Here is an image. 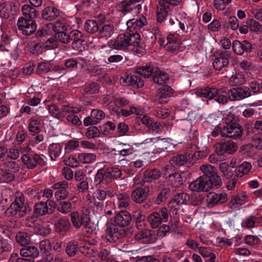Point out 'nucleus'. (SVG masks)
<instances>
[{
	"label": "nucleus",
	"instance_id": "20",
	"mask_svg": "<svg viewBox=\"0 0 262 262\" xmlns=\"http://www.w3.org/2000/svg\"><path fill=\"white\" fill-rule=\"evenodd\" d=\"M173 94V90L168 85H164L159 89L158 93L155 97L156 104L166 103L168 101V98Z\"/></svg>",
	"mask_w": 262,
	"mask_h": 262
},
{
	"label": "nucleus",
	"instance_id": "28",
	"mask_svg": "<svg viewBox=\"0 0 262 262\" xmlns=\"http://www.w3.org/2000/svg\"><path fill=\"white\" fill-rule=\"evenodd\" d=\"M79 251L83 255L89 258L96 256L98 253V250L96 246L94 244L90 243L86 244L84 246H79Z\"/></svg>",
	"mask_w": 262,
	"mask_h": 262
},
{
	"label": "nucleus",
	"instance_id": "37",
	"mask_svg": "<svg viewBox=\"0 0 262 262\" xmlns=\"http://www.w3.org/2000/svg\"><path fill=\"white\" fill-rule=\"evenodd\" d=\"M189 199V195L187 194L181 192L174 195L173 199L170 201L171 204L180 206L187 202Z\"/></svg>",
	"mask_w": 262,
	"mask_h": 262
},
{
	"label": "nucleus",
	"instance_id": "32",
	"mask_svg": "<svg viewBox=\"0 0 262 262\" xmlns=\"http://www.w3.org/2000/svg\"><path fill=\"white\" fill-rule=\"evenodd\" d=\"M146 18L142 16L139 18H133L128 20L126 23L127 28H133L136 30V32L137 33V30L141 29L143 26L146 24Z\"/></svg>",
	"mask_w": 262,
	"mask_h": 262
},
{
	"label": "nucleus",
	"instance_id": "12",
	"mask_svg": "<svg viewBox=\"0 0 262 262\" xmlns=\"http://www.w3.org/2000/svg\"><path fill=\"white\" fill-rule=\"evenodd\" d=\"M206 179L204 177H200L190 183L189 185V189L193 191L198 192L208 191L212 188L214 184Z\"/></svg>",
	"mask_w": 262,
	"mask_h": 262
},
{
	"label": "nucleus",
	"instance_id": "46",
	"mask_svg": "<svg viewBox=\"0 0 262 262\" xmlns=\"http://www.w3.org/2000/svg\"><path fill=\"white\" fill-rule=\"evenodd\" d=\"M170 189L169 187H164L158 193L154 202L156 204H160L165 201L169 196Z\"/></svg>",
	"mask_w": 262,
	"mask_h": 262
},
{
	"label": "nucleus",
	"instance_id": "53",
	"mask_svg": "<svg viewBox=\"0 0 262 262\" xmlns=\"http://www.w3.org/2000/svg\"><path fill=\"white\" fill-rule=\"evenodd\" d=\"M80 61H82V67H85L86 65L85 59L82 57H78L76 59L69 58L66 60L64 65L67 68H75L77 66V64Z\"/></svg>",
	"mask_w": 262,
	"mask_h": 262
},
{
	"label": "nucleus",
	"instance_id": "48",
	"mask_svg": "<svg viewBox=\"0 0 262 262\" xmlns=\"http://www.w3.org/2000/svg\"><path fill=\"white\" fill-rule=\"evenodd\" d=\"M84 27L87 32L91 34L96 32L98 33L99 29L96 21L94 20H86L84 24Z\"/></svg>",
	"mask_w": 262,
	"mask_h": 262
},
{
	"label": "nucleus",
	"instance_id": "60",
	"mask_svg": "<svg viewBox=\"0 0 262 262\" xmlns=\"http://www.w3.org/2000/svg\"><path fill=\"white\" fill-rule=\"evenodd\" d=\"M212 89L208 86L201 88L198 89L195 93L197 96L200 97L207 98L209 100Z\"/></svg>",
	"mask_w": 262,
	"mask_h": 262
},
{
	"label": "nucleus",
	"instance_id": "1",
	"mask_svg": "<svg viewBox=\"0 0 262 262\" xmlns=\"http://www.w3.org/2000/svg\"><path fill=\"white\" fill-rule=\"evenodd\" d=\"M132 215L126 210L118 212L114 217V223H108L105 230L106 238L111 243H116L125 237L128 230L124 228L132 222Z\"/></svg>",
	"mask_w": 262,
	"mask_h": 262
},
{
	"label": "nucleus",
	"instance_id": "15",
	"mask_svg": "<svg viewBox=\"0 0 262 262\" xmlns=\"http://www.w3.org/2000/svg\"><path fill=\"white\" fill-rule=\"evenodd\" d=\"M170 163L174 164L178 166H185L190 167L194 164V160L191 157V155L188 153L179 154L173 156L169 161Z\"/></svg>",
	"mask_w": 262,
	"mask_h": 262
},
{
	"label": "nucleus",
	"instance_id": "30",
	"mask_svg": "<svg viewBox=\"0 0 262 262\" xmlns=\"http://www.w3.org/2000/svg\"><path fill=\"white\" fill-rule=\"evenodd\" d=\"M23 17L25 19L34 20L38 15V11L29 5H25L21 8Z\"/></svg>",
	"mask_w": 262,
	"mask_h": 262
},
{
	"label": "nucleus",
	"instance_id": "23",
	"mask_svg": "<svg viewBox=\"0 0 262 262\" xmlns=\"http://www.w3.org/2000/svg\"><path fill=\"white\" fill-rule=\"evenodd\" d=\"M157 67H155L153 63H148L144 66L137 68L135 71L136 73L145 78H149L157 72Z\"/></svg>",
	"mask_w": 262,
	"mask_h": 262
},
{
	"label": "nucleus",
	"instance_id": "44",
	"mask_svg": "<svg viewBox=\"0 0 262 262\" xmlns=\"http://www.w3.org/2000/svg\"><path fill=\"white\" fill-rule=\"evenodd\" d=\"M15 238L17 243L21 246L28 245L31 242L30 236L25 232H18L16 235Z\"/></svg>",
	"mask_w": 262,
	"mask_h": 262
},
{
	"label": "nucleus",
	"instance_id": "9",
	"mask_svg": "<svg viewBox=\"0 0 262 262\" xmlns=\"http://www.w3.org/2000/svg\"><path fill=\"white\" fill-rule=\"evenodd\" d=\"M18 29L21 31L23 35L29 36L34 33L37 25L34 20L25 19L23 17L18 18L17 23Z\"/></svg>",
	"mask_w": 262,
	"mask_h": 262
},
{
	"label": "nucleus",
	"instance_id": "35",
	"mask_svg": "<svg viewBox=\"0 0 262 262\" xmlns=\"http://www.w3.org/2000/svg\"><path fill=\"white\" fill-rule=\"evenodd\" d=\"M209 100L213 99L219 104H225L228 102V98L221 91L216 89H212Z\"/></svg>",
	"mask_w": 262,
	"mask_h": 262
},
{
	"label": "nucleus",
	"instance_id": "34",
	"mask_svg": "<svg viewBox=\"0 0 262 262\" xmlns=\"http://www.w3.org/2000/svg\"><path fill=\"white\" fill-rule=\"evenodd\" d=\"M173 164L170 163L165 166L163 169V175L166 178H170L173 177L177 179H180L181 177L179 173L177 168L173 165Z\"/></svg>",
	"mask_w": 262,
	"mask_h": 262
},
{
	"label": "nucleus",
	"instance_id": "26",
	"mask_svg": "<svg viewBox=\"0 0 262 262\" xmlns=\"http://www.w3.org/2000/svg\"><path fill=\"white\" fill-rule=\"evenodd\" d=\"M115 29L114 25L112 24H105L99 28L98 37L99 38H105L107 39L115 33Z\"/></svg>",
	"mask_w": 262,
	"mask_h": 262
},
{
	"label": "nucleus",
	"instance_id": "59",
	"mask_svg": "<svg viewBox=\"0 0 262 262\" xmlns=\"http://www.w3.org/2000/svg\"><path fill=\"white\" fill-rule=\"evenodd\" d=\"M91 115L97 124L104 119L105 116V113L102 110L98 109L93 110L91 111Z\"/></svg>",
	"mask_w": 262,
	"mask_h": 262
},
{
	"label": "nucleus",
	"instance_id": "50",
	"mask_svg": "<svg viewBox=\"0 0 262 262\" xmlns=\"http://www.w3.org/2000/svg\"><path fill=\"white\" fill-rule=\"evenodd\" d=\"M105 170V177L108 179H117L120 178L122 174V171L117 167H109Z\"/></svg>",
	"mask_w": 262,
	"mask_h": 262
},
{
	"label": "nucleus",
	"instance_id": "29",
	"mask_svg": "<svg viewBox=\"0 0 262 262\" xmlns=\"http://www.w3.org/2000/svg\"><path fill=\"white\" fill-rule=\"evenodd\" d=\"M219 168L223 177L227 180L231 179L235 175L234 165L230 167L226 162H223L220 164Z\"/></svg>",
	"mask_w": 262,
	"mask_h": 262
},
{
	"label": "nucleus",
	"instance_id": "31",
	"mask_svg": "<svg viewBox=\"0 0 262 262\" xmlns=\"http://www.w3.org/2000/svg\"><path fill=\"white\" fill-rule=\"evenodd\" d=\"M74 34H72V39H71V41H72L71 47L75 50H78L82 46L83 34L78 30H74Z\"/></svg>",
	"mask_w": 262,
	"mask_h": 262
},
{
	"label": "nucleus",
	"instance_id": "4",
	"mask_svg": "<svg viewBox=\"0 0 262 262\" xmlns=\"http://www.w3.org/2000/svg\"><path fill=\"white\" fill-rule=\"evenodd\" d=\"M117 42L120 46L121 49H125L130 46L138 47L140 49H143V43L141 41L140 35L136 32L119 35Z\"/></svg>",
	"mask_w": 262,
	"mask_h": 262
},
{
	"label": "nucleus",
	"instance_id": "14",
	"mask_svg": "<svg viewBox=\"0 0 262 262\" xmlns=\"http://www.w3.org/2000/svg\"><path fill=\"white\" fill-rule=\"evenodd\" d=\"M20 255L24 257H29V258H17V262H34V258L39 255V250L34 246H28L23 248L20 250Z\"/></svg>",
	"mask_w": 262,
	"mask_h": 262
},
{
	"label": "nucleus",
	"instance_id": "51",
	"mask_svg": "<svg viewBox=\"0 0 262 262\" xmlns=\"http://www.w3.org/2000/svg\"><path fill=\"white\" fill-rule=\"evenodd\" d=\"M127 79L134 87L142 88L144 86L143 80L138 75H133L129 77L128 76Z\"/></svg>",
	"mask_w": 262,
	"mask_h": 262
},
{
	"label": "nucleus",
	"instance_id": "36",
	"mask_svg": "<svg viewBox=\"0 0 262 262\" xmlns=\"http://www.w3.org/2000/svg\"><path fill=\"white\" fill-rule=\"evenodd\" d=\"M167 43L165 45V48L167 51L173 52L179 47V43L173 34H169L167 36Z\"/></svg>",
	"mask_w": 262,
	"mask_h": 262
},
{
	"label": "nucleus",
	"instance_id": "42",
	"mask_svg": "<svg viewBox=\"0 0 262 262\" xmlns=\"http://www.w3.org/2000/svg\"><path fill=\"white\" fill-rule=\"evenodd\" d=\"M192 124L190 122L185 120L181 123L180 128L181 135L185 138H191L190 135L191 132Z\"/></svg>",
	"mask_w": 262,
	"mask_h": 262
},
{
	"label": "nucleus",
	"instance_id": "55",
	"mask_svg": "<svg viewBox=\"0 0 262 262\" xmlns=\"http://www.w3.org/2000/svg\"><path fill=\"white\" fill-rule=\"evenodd\" d=\"M107 177H105V169H99L96 173L95 177V182H96L97 186L101 185L102 184H104L107 182L106 179Z\"/></svg>",
	"mask_w": 262,
	"mask_h": 262
},
{
	"label": "nucleus",
	"instance_id": "5",
	"mask_svg": "<svg viewBox=\"0 0 262 262\" xmlns=\"http://www.w3.org/2000/svg\"><path fill=\"white\" fill-rule=\"evenodd\" d=\"M182 0H158L157 5V19L159 23H162L167 16L171 6L179 5Z\"/></svg>",
	"mask_w": 262,
	"mask_h": 262
},
{
	"label": "nucleus",
	"instance_id": "6",
	"mask_svg": "<svg viewBox=\"0 0 262 262\" xmlns=\"http://www.w3.org/2000/svg\"><path fill=\"white\" fill-rule=\"evenodd\" d=\"M200 169L204 173L202 177H204L206 180L212 182L216 188L220 187L222 184L221 178L214 167L210 164H204L200 166Z\"/></svg>",
	"mask_w": 262,
	"mask_h": 262
},
{
	"label": "nucleus",
	"instance_id": "17",
	"mask_svg": "<svg viewBox=\"0 0 262 262\" xmlns=\"http://www.w3.org/2000/svg\"><path fill=\"white\" fill-rule=\"evenodd\" d=\"M23 163L29 169L34 168L37 165H42L45 161L38 154H25L21 157Z\"/></svg>",
	"mask_w": 262,
	"mask_h": 262
},
{
	"label": "nucleus",
	"instance_id": "11",
	"mask_svg": "<svg viewBox=\"0 0 262 262\" xmlns=\"http://www.w3.org/2000/svg\"><path fill=\"white\" fill-rule=\"evenodd\" d=\"M215 151L218 155L233 154L237 149V144L231 140H225L214 145Z\"/></svg>",
	"mask_w": 262,
	"mask_h": 262
},
{
	"label": "nucleus",
	"instance_id": "47",
	"mask_svg": "<svg viewBox=\"0 0 262 262\" xmlns=\"http://www.w3.org/2000/svg\"><path fill=\"white\" fill-rule=\"evenodd\" d=\"M34 212L37 216H42L46 214H50L47 204L42 202L35 204L34 207Z\"/></svg>",
	"mask_w": 262,
	"mask_h": 262
},
{
	"label": "nucleus",
	"instance_id": "43",
	"mask_svg": "<svg viewBox=\"0 0 262 262\" xmlns=\"http://www.w3.org/2000/svg\"><path fill=\"white\" fill-rule=\"evenodd\" d=\"M78 160L82 163H91L96 159V156L92 153H80L78 156Z\"/></svg>",
	"mask_w": 262,
	"mask_h": 262
},
{
	"label": "nucleus",
	"instance_id": "10",
	"mask_svg": "<svg viewBox=\"0 0 262 262\" xmlns=\"http://www.w3.org/2000/svg\"><path fill=\"white\" fill-rule=\"evenodd\" d=\"M229 99L231 101H240L251 96V92L248 86H242L233 88L228 92Z\"/></svg>",
	"mask_w": 262,
	"mask_h": 262
},
{
	"label": "nucleus",
	"instance_id": "64",
	"mask_svg": "<svg viewBox=\"0 0 262 262\" xmlns=\"http://www.w3.org/2000/svg\"><path fill=\"white\" fill-rule=\"evenodd\" d=\"M188 201L193 206H198L201 204L203 201V198L201 195L197 193H194L191 196H189Z\"/></svg>",
	"mask_w": 262,
	"mask_h": 262
},
{
	"label": "nucleus",
	"instance_id": "27",
	"mask_svg": "<svg viewBox=\"0 0 262 262\" xmlns=\"http://www.w3.org/2000/svg\"><path fill=\"white\" fill-rule=\"evenodd\" d=\"M59 15L58 10L53 7L48 6L42 10L41 16L42 18L47 20L51 21L56 18Z\"/></svg>",
	"mask_w": 262,
	"mask_h": 262
},
{
	"label": "nucleus",
	"instance_id": "22",
	"mask_svg": "<svg viewBox=\"0 0 262 262\" xmlns=\"http://www.w3.org/2000/svg\"><path fill=\"white\" fill-rule=\"evenodd\" d=\"M113 189L111 187H102L101 185L97 186V189L93 193V199H97L99 201H104L107 196H113Z\"/></svg>",
	"mask_w": 262,
	"mask_h": 262
},
{
	"label": "nucleus",
	"instance_id": "24",
	"mask_svg": "<svg viewBox=\"0 0 262 262\" xmlns=\"http://www.w3.org/2000/svg\"><path fill=\"white\" fill-rule=\"evenodd\" d=\"M135 238L137 240H143V242L148 243H153L156 240L155 231L149 229L141 230L136 234Z\"/></svg>",
	"mask_w": 262,
	"mask_h": 262
},
{
	"label": "nucleus",
	"instance_id": "61",
	"mask_svg": "<svg viewBox=\"0 0 262 262\" xmlns=\"http://www.w3.org/2000/svg\"><path fill=\"white\" fill-rule=\"evenodd\" d=\"M0 16L5 19H7L10 16L9 8L6 3L3 0L0 2Z\"/></svg>",
	"mask_w": 262,
	"mask_h": 262
},
{
	"label": "nucleus",
	"instance_id": "41",
	"mask_svg": "<svg viewBox=\"0 0 262 262\" xmlns=\"http://www.w3.org/2000/svg\"><path fill=\"white\" fill-rule=\"evenodd\" d=\"M152 79L155 83L159 85H163L165 84L168 79V75L157 69V72L153 75Z\"/></svg>",
	"mask_w": 262,
	"mask_h": 262
},
{
	"label": "nucleus",
	"instance_id": "40",
	"mask_svg": "<svg viewBox=\"0 0 262 262\" xmlns=\"http://www.w3.org/2000/svg\"><path fill=\"white\" fill-rule=\"evenodd\" d=\"M55 38L58 42L66 44L71 41V39H72V34H74V31H72L69 34L67 33L66 31H63L55 33Z\"/></svg>",
	"mask_w": 262,
	"mask_h": 262
},
{
	"label": "nucleus",
	"instance_id": "25",
	"mask_svg": "<svg viewBox=\"0 0 262 262\" xmlns=\"http://www.w3.org/2000/svg\"><path fill=\"white\" fill-rule=\"evenodd\" d=\"M161 173L158 169H148L144 171L140 185L144 186L145 183L151 182L152 180L158 179Z\"/></svg>",
	"mask_w": 262,
	"mask_h": 262
},
{
	"label": "nucleus",
	"instance_id": "3",
	"mask_svg": "<svg viewBox=\"0 0 262 262\" xmlns=\"http://www.w3.org/2000/svg\"><path fill=\"white\" fill-rule=\"evenodd\" d=\"M24 195L20 192L16 193L14 201L7 209V213L13 217L19 218L30 212V207L24 204Z\"/></svg>",
	"mask_w": 262,
	"mask_h": 262
},
{
	"label": "nucleus",
	"instance_id": "58",
	"mask_svg": "<svg viewBox=\"0 0 262 262\" xmlns=\"http://www.w3.org/2000/svg\"><path fill=\"white\" fill-rule=\"evenodd\" d=\"M100 131L95 126H90L87 128V130L85 133V136L89 139L95 138L100 136Z\"/></svg>",
	"mask_w": 262,
	"mask_h": 262
},
{
	"label": "nucleus",
	"instance_id": "2",
	"mask_svg": "<svg viewBox=\"0 0 262 262\" xmlns=\"http://www.w3.org/2000/svg\"><path fill=\"white\" fill-rule=\"evenodd\" d=\"M225 125L223 127L222 137H228L234 139H240L243 135L242 127L238 123L237 118L229 114L225 118Z\"/></svg>",
	"mask_w": 262,
	"mask_h": 262
},
{
	"label": "nucleus",
	"instance_id": "57",
	"mask_svg": "<svg viewBox=\"0 0 262 262\" xmlns=\"http://www.w3.org/2000/svg\"><path fill=\"white\" fill-rule=\"evenodd\" d=\"M71 203L69 201L60 202L57 206V210L63 214L68 213L71 211Z\"/></svg>",
	"mask_w": 262,
	"mask_h": 262
},
{
	"label": "nucleus",
	"instance_id": "56",
	"mask_svg": "<svg viewBox=\"0 0 262 262\" xmlns=\"http://www.w3.org/2000/svg\"><path fill=\"white\" fill-rule=\"evenodd\" d=\"M51 68L50 64L48 62H39L36 68V73L39 75H41L50 71Z\"/></svg>",
	"mask_w": 262,
	"mask_h": 262
},
{
	"label": "nucleus",
	"instance_id": "45",
	"mask_svg": "<svg viewBox=\"0 0 262 262\" xmlns=\"http://www.w3.org/2000/svg\"><path fill=\"white\" fill-rule=\"evenodd\" d=\"M78 244L76 242L71 241L69 242L66 247L65 252L70 257H73L79 251Z\"/></svg>",
	"mask_w": 262,
	"mask_h": 262
},
{
	"label": "nucleus",
	"instance_id": "19",
	"mask_svg": "<svg viewBox=\"0 0 262 262\" xmlns=\"http://www.w3.org/2000/svg\"><path fill=\"white\" fill-rule=\"evenodd\" d=\"M149 185H145L143 187H138L132 191L131 197L133 201L137 203H143L148 197L149 192Z\"/></svg>",
	"mask_w": 262,
	"mask_h": 262
},
{
	"label": "nucleus",
	"instance_id": "18",
	"mask_svg": "<svg viewBox=\"0 0 262 262\" xmlns=\"http://www.w3.org/2000/svg\"><path fill=\"white\" fill-rule=\"evenodd\" d=\"M227 200L228 195L225 193L218 194L213 192H210L207 195V205L208 208H212L216 205L226 202Z\"/></svg>",
	"mask_w": 262,
	"mask_h": 262
},
{
	"label": "nucleus",
	"instance_id": "21",
	"mask_svg": "<svg viewBox=\"0 0 262 262\" xmlns=\"http://www.w3.org/2000/svg\"><path fill=\"white\" fill-rule=\"evenodd\" d=\"M232 49L234 52L241 55L244 52L250 53L252 50V44L247 40L239 41L237 40H234L232 42Z\"/></svg>",
	"mask_w": 262,
	"mask_h": 262
},
{
	"label": "nucleus",
	"instance_id": "39",
	"mask_svg": "<svg viewBox=\"0 0 262 262\" xmlns=\"http://www.w3.org/2000/svg\"><path fill=\"white\" fill-rule=\"evenodd\" d=\"M100 89L99 84L96 82L86 83L84 85V88L83 90V95H90L97 93Z\"/></svg>",
	"mask_w": 262,
	"mask_h": 262
},
{
	"label": "nucleus",
	"instance_id": "7",
	"mask_svg": "<svg viewBox=\"0 0 262 262\" xmlns=\"http://www.w3.org/2000/svg\"><path fill=\"white\" fill-rule=\"evenodd\" d=\"M231 55V52L229 51H217L215 55V58L212 65L214 69L217 71L225 69L229 65V59Z\"/></svg>",
	"mask_w": 262,
	"mask_h": 262
},
{
	"label": "nucleus",
	"instance_id": "8",
	"mask_svg": "<svg viewBox=\"0 0 262 262\" xmlns=\"http://www.w3.org/2000/svg\"><path fill=\"white\" fill-rule=\"evenodd\" d=\"M168 219V211L165 207L151 213L148 217V221L152 228L158 227L162 222H166Z\"/></svg>",
	"mask_w": 262,
	"mask_h": 262
},
{
	"label": "nucleus",
	"instance_id": "33",
	"mask_svg": "<svg viewBox=\"0 0 262 262\" xmlns=\"http://www.w3.org/2000/svg\"><path fill=\"white\" fill-rule=\"evenodd\" d=\"M235 166V176L236 177L241 178L244 175L247 174L249 173L251 169V164L247 162H244L239 165Z\"/></svg>",
	"mask_w": 262,
	"mask_h": 262
},
{
	"label": "nucleus",
	"instance_id": "62",
	"mask_svg": "<svg viewBox=\"0 0 262 262\" xmlns=\"http://www.w3.org/2000/svg\"><path fill=\"white\" fill-rule=\"evenodd\" d=\"M39 249L43 254L49 252L52 249V244L50 241L49 239L41 241L39 243Z\"/></svg>",
	"mask_w": 262,
	"mask_h": 262
},
{
	"label": "nucleus",
	"instance_id": "13",
	"mask_svg": "<svg viewBox=\"0 0 262 262\" xmlns=\"http://www.w3.org/2000/svg\"><path fill=\"white\" fill-rule=\"evenodd\" d=\"M51 219L54 222L55 229L57 232L63 234L69 229L70 223L66 217H59V214L57 213L53 215Z\"/></svg>",
	"mask_w": 262,
	"mask_h": 262
},
{
	"label": "nucleus",
	"instance_id": "16",
	"mask_svg": "<svg viewBox=\"0 0 262 262\" xmlns=\"http://www.w3.org/2000/svg\"><path fill=\"white\" fill-rule=\"evenodd\" d=\"M70 216L72 224L75 228H80L82 226L85 228H89L90 219L86 214L82 213L80 215L77 212H73L71 213Z\"/></svg>",
	"mask_w": 262,
	"mask_h": 262
},
{
	"label": "nucleus",
	"instance_id": "52",
	"mask_svg": "<svg viewBox=\"0 0 262 262\" xmlns=\"http://www.w3.org/2000/svg\"><path fill=\"white\" fill-rule=\"evenodd\" d=\"M52 29L55 33L67 31V27L66 23L64 19H58L54 24H52Z\"/></svg>",
	"mask_w": 262,
	"mask_h": 262
},
{
	"label": "nucleus",
	"instance_id": "38",
	"mask_svg": "<svg viewBox=\"0 0 262 262\" xmlns=\"http://www.w3.org/2000/svg\"><path fill=\"white\" fill-rule=\"evenodd\" d=\"M61 150V147L59 144L52 143L50 144L48 148V151L51 159L56 161L60 154Z\"/></svg>",
	"mask_w": 262,
	"mask_h": 262
},
{
	"label": "nucleus",
	"instance_id": "63",
	"mask_svg": "<svg viewBox=\"0 0 262 262\" xmlns=\"http://www.w3.org/2000/svg\"><path fill=\"white\" fill-rule=\"evenodd\" d=\"M48 110L49 113L54 117L60 119L62 117L60 109L55 104L48 105Z\"/></svg>",
	"mask_w": 262,
	"mask_h": 262
},
{
	"label": "nucleus",
	"instance_id": "54",
	"mask_svg": "<svg viewBox=\"0 0 262 262\" xmlns=\"http://www.w3.org/2000/svg\"><path fill=\"white\" fill-rule=\"evenodd\" d=\"M40 125V122L39 120L35 118H31L29 124V130L33 133L34 135L37 134L41 130Z\"/></svg>",
	"mask_w": 262,
	"mask_h": 262
},
{
	"label": "nucleus",
	"instance_id": "49",
	"mask_svg": "<svg viewBox=\"0 0 262 262\" xmlns=\"http://www.w3.org/2000/svg\"><path fill=\"white\" fill-rule=\"evenodd\" d=\"M199 252L204 257H210V259L208 262H215L216 256L212 253V251L210 248L201 247L199 249Z\"/></svg>",
	"mask_w": 262,
	"mask_h": 262
}]
</instances>
